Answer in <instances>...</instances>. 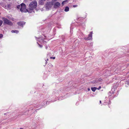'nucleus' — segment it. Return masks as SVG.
<instances>
[{
  "instance_id": "nucleus-1",
  "label": "nucleus",
  "mask_w": 129,
  "mask_h": 129,
  "mask_svg": "<svg viewBox=\"0 0 129 129\" xmlns=\"http://www.w3.org/2000/svg\"><path fill=\"white\" fill-rule=\"evenodd\" d=\"M37 3L36 1L34 0L31 2L28 6L29 9L31 10L36 9L37 7Z\"/></svg>"
},
{
  "instance_id": "nucleus-2",
  "label": "nucleus",
  "mask_w": 129,
  "mask_h": 129,
  "mask_svg": "<svg viewBox=\"0 0 129 129\" xmlns=\"http://www.w3.org/2000/svg\"><path fill=\"white\" fill-rule=\"evenodd\" d=\"M20 10L22 12H28L27 9H26L25 5L24 3L21 4Z\"/></svg>"
},
{
  "instance_id": "nucleus-3",
  "label": "nucleus",
  "mask_w": 129,
  "mask_h": 129,
  "mask_svg": "<svg viewBox=\"0 0 129 129\" xmlns=\"http://www.w3.org/2000/svg\"><path fill=\"white\" fill-rule=\"evenodd\" d=\"M2 19L4 21V24H7L10 25H13L12 23L7 19L5 18H3Z\"/></svg>"
},
{
  "instance_id": "nucleus-4",
  "label": "nucleus",
  "mask_w": 129,
  "mask_h": 129,
  "mask_svg": "<svg viewBox=\"0 0 129 129\" xmlns=\"http://www.w3.org/2000/svg\"><path fill=\"white\" fill-rule=\"evenodd\" d=\"M92 32H90V34L88 35V36L87 38L85 37L84 39L86 40H89L92 39Z\"/></svg>"
},
{
  "instance_id": "nucleus-5",
  "label": "nucleus",
  "mask_w": 129,
  "mask_h": 129,
  "mask_svg": "<svg viewBox=\"0 0 129 129\" xmlns=\"http://www.w3.org/2000/svg\"><path fill=\"white\" fill-rule=\"evenodd\" d=\"M54 5V7L55 8H57L59 7L60 5V3L58 2H56L54 4H52Z\"/></svg>"
},
{
  "instance_id": "nucleus-6",
  "label": "nucleus",
  "mask_w": 129,
  "mask_h": 129,
  "mask_svg": "<svg viewBox=\"0 0 129 129\" xmlns=\"http://www.w3.org/2000/svg\"><path fill=\"white\" fill-rule=\"evenodd\" d=\"M102 79L101 78L97 79L95 80H93V83H99L100 82H101Z\"/></svg>"
},
{
  "instance_id": "nucleus-7",
  "label": "nucleus",
  "mask_w": 129,
  "mask_h": 129,
  "mask_svg": "<svg viewBox=\"0 0 129 129\" xmlns=\"http://www.w3.org/2000/svg\"><path fill=\"white\" fill-rule=\"evenodd\" d=\"M25 22H20L17 23V24L20 26H23L25 24Z\"/></svg>"
},
{
  "instance_id": "nucleus-8",
  "label": "nucleus",
  "mask_w": 129,
  "mask_h": 129,
  "mask_svg": "<svg viewBox=\"0 0 129 129\" xmlns=\"http://www.w3.org/2000/svg\"><path fill=\"white\" fill-rule=\"evenodd\" d=\"M46 0H40L39 1V4L41 5H43L44 3V2Z\"/></svg>"
},
{
  "instance_id": "nucleus-9",
  "label": "nucleus",
  "mask_w": 129,
  "mask_h": 129,
  "mask_svg": "<svg viewBox=\"0 0 129 129\" xmlns=\"http://www.w3.org/2000/svg\"><path fill=\"white\" fill-rule=\"evenodd\" d=\"M97 88L96 87H92L91 88V90L93 92L95 91L96 90Z\"/></svg>"
},
{
  "instance_id": "nucleus-10",
  "label": "nucleus",
  "mask_w": 129,
  "mask_h": 129,
  "mask_svg": "<svg viewBox=\"0 0 129 129\" xmlns=\"http://www.w3.org/2000/svg\"><path fill=\"white\" fill-rule=\"evenodd\" d=\"M11 31L12 33H17L19 32L18 31L16 30H12Z\"/></svg>"
},
{
  "instance_id": "nucleus-11",
  "label": "nucleus",
  "mask_w": 129,
  "mask_h": 129,
  "mask_svg": "<svg viewBox=\"0 0 129 129\" xmlns=\"http://www.w3.org/2000/svg\"><path fill=\"white\" fill-rule=\"evenodd\" d=\"M69 8L68 7H66L64 9V11L65 12H68L69 11Z\"/></svg>"
},
{
  "instance_id": "nucleus-12",
  "label": "nucleus",
  "mask_w": 129,
  "mask_h": 129,
  "mask_svg": "<svg viewBox=\"0 0 129 129\" xmlns=\"http://www.w3.org/2000/svg\"><path fill=\"white\" fill-rule=\"evenodd\" d=\"M67 0H66V1H63V2H62V6L64 4V3L65 2H67Z\"/></svg>"
},
{
  "instance_id": "nucleus-13",
  "label": "nucleus",
  "mask_w": 129,
  "mask_h": 129,
  "mask_svg": "<svg viewBox=\"0 0 129 129\" xmlns=\"http://www.w3.org/2000/svg\"><path fill=\"white\" fill-rule=\"evenodd\" d=\"M3 23V21L1 20H0V26H1L2 24Z\"/></svg>"
},
{
  "instance_id": "nucleus-14",
  "label": "nucleus",
  "mask_w": 129,
  "mask_h": 129,
  "mask_svg": "<svg viewBox=\"0 0 129 129\" xmlns=\"http://www.w3.org/2000/svg\"><path fill=\"white\" fill-rule=\"evenodd\" d=\"M17 8L19 9L20 7V5H18L17 6Z\"/></svg>"
},
{
  "instance_id": "nucleus-15",
  "label": "nucleus",
  "mask_w": 129,
  "mask_h": 129,
  "mask_svg": "<svg viewBox=\"0 0 129 129\" xmlns=\"http://www.w3.org/2000/svg\"><path fill=\"white\" fill-rule=\"evenodd\" d=\"M3 37V35L2 34H0V39L2 38Z\"/></svg>"
},
{
  "instance_id": "nucleus-16",
  "label": "nucleus",
  "mask_w": 129,
  "mask_h": 129,
  "mask_svg": "<svg viewBox=\"0 0 129 129\" xmlns=\"http://www.w3.org/2000/svg\"><path fill=\"white\" fill-rule=\"evenodd\" d=\"M50 58H52L53 59H54L55 58V57H50Z\"/></svg>"
},
{
  "instance_id": "nucleus-17",
  "label": "nucleus",
  "mask_w": 129,
  "mask_h": 129,
  "mask_svg": "<svg viewBox=\"0 0 129 129\" xmlns=\"http://www.w3.org/2000/svg\"><path fill=\"white\" fill-rule=\"evenodd\" d=\"M101 88V86H99L98 88H97V89L99 90V89H100Z\"/></svg>"
},
{
  "instance_id": "nucleus-18",
  "label": "nucleus",
  "mask_w": 129,
  "mask_h": 129,
  "mask_svg": "<svg viewBox=\"0 0 129 129\" xmlns=\"http://www.w3.org/2000/svg\"><path fill=\"white\" fill-rule=\"evenodd\" d=\"M39 44V46H40V48H42V45H39V44Z\"/></svg>"
},
{
  "instance_id": "nucleus-19",
  "label": "nucleus",
  "mask_w": 129,
  "mask_h": 129,
  "mask_svg": "<svg viewBox=\"0 0 129 129\" xmlns=\"http://www.w3.org/2000/svg\"><path fill=\"white\" fill-rule=\"evenodd\" d=\"M77 6V5H74L73 6V7H76Z\"/></svg>"
},
{
  "instance_id": "nucleus-20",
  "label": "nucleus",
  "mask_w": 129,
  "mask_h": 129,
  "mask_svg": "<svg viewBox=\"0 0 129 129\" xmlns=\"http://www.w3.org/2000/svg\"><path fill=\"white\" fill-rule=\"evenodd\" d=\"M57 1V0H52V2H55L56 1Z\"/></svg>"
},
{
  "instance_id": "nucleus-21",
  "label": "nucleus",
  "mask_w": 129,
  "mask_h": 129,
  "mask_svg": "<svg viewBox=\"0 0 129 129\" xmlns=\"http://www.w3.org/2000/svg\"><path fill=\"white\" fill-rule=\"evenodd\" d=\"M88 91H89L90 90V89L89 88H88Z\"/></svg>"
},
{
  "instance_id": "nucleus-22",
  "label": "nucleus",
  "mask_w": 129,
  "mask_h": 129,
  "mask_svg": "<svg viewBox=\"0 0 129 129\" xmlns=\"http://www.w3.org/2000/svg\"><path fill=\"white\" fill-rule=\"evenodd\" d=\"M100 103L101 104V101H100Z\"/></svg>"
},
{
  "instance_id": "nucleus-23",
  "label": "nucleus",
  "mask_w": 129,
  "mask_h": 129,
  "mask_svg": "<svg viewBox=\"0 0 129 129\" xmlns=\"http://www.w3.org/2000/svg\"><path fill=\"white\" fill-rule=\"evenodd\" d=\"M20 129H23V128H21Z\"/></svg>"
},
{
  "instance_id": "nucleus-24",
  "label": "nucleus",
  "mask_w": 129,
  "mask_h": 129,
  "mask_svg": "<svg viewBox=\"0 0 129 129\" xmlns=\"http://www.w3.org/2000/svg\"><path fill=\"white\" fill-rule=\"evenodd\" d=\"M47 60H48V59H47Z\"/></svg>"
}]
</instances>
